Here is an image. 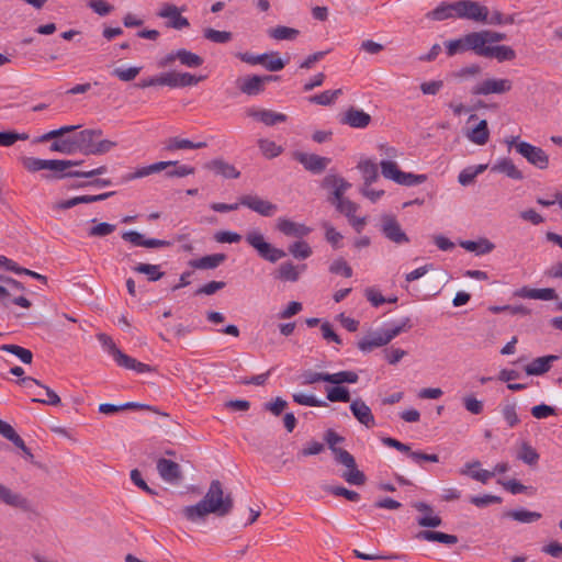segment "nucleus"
I'll list each match as a JSON object with an SVG mask.
<instances>
[{
    "label": "nucleus",
    "instance_id": "8fccbe9b",
    "mask_svg": "<svg viewBox=\"0 0 562 562\" xmlns=\"http://www.w3.org/2000/svg\"><path fill=\"white\" fill-rule=\"evenodd\" d=\"M176 56L181 65L189 68H198L204 63L201 56L184 48L176 50Z\"/></svg>",
    "mask_w": 562,
    "mask_h": 562
},
{
    "label": "nucleus",
    "instance_id": "393cba45",
    "mask_svg": "<svg viewBox=\"0 0 562 562\" xmlns=\"http://www.w3.org/2000/svg\"><path fill=\"white\" fill-rule=\"evenodd\" d=\"M350 411L357 420L366 427L371 428L375 425L371 408L361 398L351 402Z\"/></svg>",
    "mask_w": 562,
    "mask_h": 562
},
{
    "label": "nucleus",
    "instance_id": "a211bd4d",
    "mask_svg": "<svg viewBox=\"0 0 562 562\" xmlns=\"http://www.w3.org/2000/svg\"><path fill=\"white\" fill-rule=\"evenodd\" d=\"M277 77L272 75L268 76H248L244 79L238 80L239 90L247 95H257L265 90V83L276 80Z\"/></svg>",
    "mask_w": 562,
    "mask_h": 562
},
{
    "label": "nucleus",
    "instance_id": "a18cd8bd",
    "mask_svg": "<svg viewBox=\"0 0 562 562\" xmlns=\"http://www.w3.org/2000/svg\"><path fill=\"white\" fill-rule=\"evenodd\" d=\"M382 443L384 446L395 448L401 453L408 454V457H437L434 453H425L423 451H412L409 446H407L394 438H391V437L382 438Z\"/></svg>",
    "mask_w": 562,
    "mask_h": 562
},
{
    "label": "nucleus",
    "instance_id": "3c124183",
    "mask_svg": "<svg viewBox=\"0 0 562 562\" xmlns=\"http://www.w3.org/2000/svg\"><path fill=\"white\" fill-rule=\"evenodd\" d=\"M133 270L137 273L146 274L147 280L150 282L158 281L165 274V272L161 271L160 265L138 263L133 268Z\"/></svg>",
    "mask_w": 562,
    "mask_h": 562
},
{
    "label": "nucleus",
    "instance_id": "f704fd0d",
    "mask_svg": "<svg viewBox=\"0 0 562 562\" xmlns=\"http://www.w3.org/2000/svg\"><path fill=\"white\" fill-rule=\"evenodd\" d=\"M306 269V265L295 266L292 262H283L279 266L277 278L282 281L296 282L301 272Z\"/></svg>",
    "mask_w": 562,
    "mask_h": 562
},
{
    "label": "nucleus",
    "instance_id": "2eb2a0df",
    "mask_svg": "<svg viewBox=\"0 0 562 562\" xmlns=\"http://www.w3.org/2000/svg\"><path fill=\"white\" fill-rule=\"evenodd\" d=\"M293 158L315 175L323 172L331 161L330 158L302 151H295Z\"/></svg>",
    "mask_w": 562,
    "mask_h": 562
},
{
    "label": "nucleus",
    "instance_id": "ea45409f",
    "mask_svg": "<svg viewBox=\"0 0 562 562\" xmlns=\"http://www.w3.org/2000/svg\"><path fill=\"white\" fill-rule=\"evenodd\" d=\"M467 137L470 142L475 145L483 146L490 139V130L486 120L480 121V123L467 133Z\"/></svg>",
    "mask_w": 562,
    "mask_h": 562
},
{
    "label": "nucleus",
    "instance_id": "c9c22d12",
    "mask_svg": "<svg viewBox=\"0 0 562 562\" xmlns=\"http://www.w3.org/2000/svg\"><path fill=\"white\" fill-rule=\"evenodd\" d=\"M493 172H499L506 175L508 178L514 180H521L524 178L522 172L515 166L512 159L502 158L496 161L491 168Z\"/></svg>",
    "mask_w": 562,
    "mask_h": 562
},
{
    "label": "nucleus",
    "instance_id": "412c9836",
    "mask_svg": "<svg viewBox=\"0 0 562 562\" xmlns=\"http://www.w3.org/2000/svg\"><path fill=\"white\" fill-rule=\"evenodd\" d=\"M0 501L11 507L19 508L23 512L31 510V503L27 498L19 493L13 492L9 487L0 483Z\"/></svg>",
    "mask_w": 562,
    "mask_h": 562
},
{
    "label": "nucleus",
    "instance_id": "f8f14e48",
    "mask_svg": "<svg viewBox=\"0 0 562 562\" xmlns=\"http://www.w3.org/2000/svg\"><path fill=\"white\" fill-rule=\"evenodd\" d=\"M508 470L507 463H498L494 470L481 469L479 461L467 463L461 470L462 475H468L471 479L481 483H487L496 473H505Z\"/></svg>",
    "mask_w": 562,
    "mask_h": 562
},
{
    "label": "nucleus",
    "instance_id": "5701e85b",
    "mask_svg": "<svg viewBox=\"0 0 562 562\" xmlns=\"http://www.w3.org/2000/svg\"><path fill=\"white\" fill-rule=\"evenodd\" d=\"M157 470L166 482L177 484L182 479L179 464L171 459H159Z\"/></svg>",
    "mask_w": 562,
    "mask_h": 562
},
{
    "label": "nucleus",
    "instance_id": "c85d7f7f",
    "mask_svg": "<svg viewBox=\"0 0 562 562\" xmlns=\"http://www.w3.org/2000/svg\"><path fill=\"white\" fill-rule=\"evenodd\" d=\"M426 18L431 21H445L451 18H458L457 1L441 2L434 10L426 13Z\"/></svg>",
    "mask_w": 562,
    "mask_h": 562
},
{
    "label": "nucleus",
    "instance_id": "4c0bfd02",
    "mask_svg": "<svg viewBox=\"0 0 562 562\" xmlns=\"http://www.w3.org/2000/svg\"><path fill=\"white\" fill-rule=\"evenodd\" d=\"M207 144L205 142L193 143L186 138H180L178 136L169 137L165 142V149L168 151H176L181 149H201L205 148Z\"/></svg>",
    "mask_w": 562,
    "mask_h": 562
},
{
    "label": "nucleus",
    "instance_id": "9d476101",
    "mask_svg": "<svg viewBox=\"0 0 562 562\" xmlns=\"http://www.w3.org/2000/svg\"><path fill=\"white\" fill-rule=\"evenodd\" d=\"M516 150L536 168L544 170L549 167V155L541 147H537L527 142H520L516 144Z\"/></svg>",
    "mask_w": 562,
    "mask_h": 562
},
{
    "label": "nucleus",
    "instance_id": "774afa93",
    "mask_svg": "<svg viewBox=\"0 0 562 562\" xmlns=\"http://www.w3.org/2000/svg\"><path fill=\"white\" fill-rule=\"evenodd\" d=\"M115 228L116 226L114 224L102 222L92 226L89 229L88 235L90 237H105L112 234L115 231Z\"/></svg>",
    "mask_w": 562,
    "mask_h": 562
},
{
    "label": "nucleus",
    "instance_id": "4d7b16f0",
    "mask_svg": "<svg viewBox=\"0 0 562 562\" xmlns=\"http://www.w3.org/2000/svg\"><path fill=\"white\" fill-rule=\"evenodd\" d=\"M342 94L341 89L336 90H325L319 94H315L308 98L311 103L319 104V105H330L336 99Z\"/></svg>",
    "mask_w": 562,
    "mask_h": 562
},
{
    "label": "nucleus",
    "instance_id": "6e6552de",
    "mask_svg": "<svg viewBox=\"0 0 562 562\" xmlns=\"http://www.w3.org/2000/svg\"><path fill=\"white\" fill-rule=\"evenodd\" d=\"M241 61L249 65H262L269 71L282 70L285 63L280 58L278 52L252 55L250 53H238L236 55Z\"/></svg>",
    "mask_w": 562,
    "mask_h": 562
},
{
    "label": "nucleus",
    "instance_id": "2f4dec72",
    "mask_svg": "<svg viewBox=\"0 0 562 562\" xmlns=\"http://www.w3.org/2000/svg\"><path fill=\"white\" fill-rule=\"evenodd\" d=\"M0 435L12 442L16 448L21 449L26 457H33L30 449L25 446L24 440L19 436L15 429L2 419H0Z\"/></svg>",
    "mask_w": 562,
    "mask_h": 562
},
{
    "label": "nucleus",
    "instance_id": "13d9d810",
    "mask_svg": "<svg viewBox=\"0 0 562 562\" xmlns=\"http://www.w3.org/2000/svg\"><path fill=\"white\" fill-rule=\"evenodd\" d=\"M258 147L262 155L268 158H274L282 154L283 149L281 146L277 145L276 142L270 140L268 138H261L258 140Z\"/></svg>",
    "mask_w": 562,
    "mask_h": 562
},
{
    "label": "nucleus",
    "instance_id": "0e129e2a",
    "mask_svg": "<svg viewBox=\"0 0 562 562\" xmlns=\"http://www.w3.org/2000/svg\"><path fill=\"white\" fill-rule=\"evenodd\" d=\"M502 415L509 427H515L520 422L516 412V403H505L502 406Z\"/></svg>",
    "mask_w": 562,
    "mask_h": 562
},
{
    "label": "nucleus",
    "instance_id": "338daca9",
    "mask_svg": "<svg viewBox=\"0 0 562 562\" xmlns=\"http://www.w3.org/2000/svg\"><path fill=\"white\" fill-rule=\"evenodd\" d=\"M329 271L334 274H341L345 278L352 277V269L342 258L334 260L329 266Z\"/></svg>",
    "mask_w": 562,
    "mask_h": 562
},
{
    "label": "nucleus",
    "instance_id": "473e14b6",
    "mask_svg": "<svg viewBox=\"0 0 562 562\" xmlns=\"http://www.w3.org/2000/svg\"><path fill=\"white\" fill-rule=\"evenodd\" d=\"M465 41L469 50H472L477 56L485 57V52L490 45L486 43L484 30L465 34Z\"/></svg>",
    "mask_w": 562,
    "mask_h": 562
},
{
    "label": "nucleus",
    "instance_id": "49530a36",
    "mask_svg": "<svg viewBox=\"0 0 562 562\" xmlns=\"http://www.w3.org/2000/svg\"><path fill=\"white\" fill-rule=\"evenodd\" d=\"M97 338L100 341L103 349L110 356H112L113 360L117 364L121 361V359L124 357L125 353L116 347L115 342L109 335L101 333V334L97 335Z\"/></svg>",
    "mask_w": 562,
    "mask_h": 562
},
{
    "label": "nucleus",
    "instance_id": "37998d69",
    "mask_svg": "<svg viewBox=\"0 0 562 562\" xmlns=\"http://www.w3.org/2000/svg\"><path fill=\"white\" fill-rule=\"evenodd\" d=\"M267 34L276 41H293L300 34V31L293 27L278 25L268 29Z\"/></svg>",
    "mask_w": 562,
    "mask_h": 562
},
{
    "label": "nucleus",
    "instance_id": "6e6d98bb",
    "mask_svg": "<svg viewBox=\"0 0 562 562\" xmlns=\"http://www.w3.org/2000/svg\"><path fill=\"white\" fill-rule=\"evenodd\" d=\"M326 398L329 402H342L348 403L350 402V392L347 387L342 385H334L326 387Z\"/></svg>",
    "mask_w": 562,
    "mask_h": 562
},
{
    "label": "nucleus",
    "instance_id": "a19ab883",
    "mask_svg": "<svg viewBox=\"0 0 562 562\" xmlns=\"http://www.w3.org/2000/svg\"><path fill=\"white\" fill-rule=\"evenodd\" d=\"M416 537L420 540L436 541L445 544H456L458 542L457 536L441 531L423 530L419 531Z\"/></svg>",
    "mask_w": 562,
    "mask_h": 562
},
{
    "label": "nucleus",
    "instance_id": "423d86ee",
    "mask_svg": "<svg viewBox=\"0 0 562 562\" xmlns=\"http://www.w3.org/2000/svg\"><path fill=\"white\" fill-rule=\"evenodd\" d=\"M382 176L390 179L397 184L413 187L422 184L427 180L426 175H415L412 172L402 171L396 162L392 160H382L380 162Z\"/></svg>",
    "mask_w": 562,
    "mask_h": 562
},
{
    "label": "nucleus",
    "instance_id": "58836bf2",
    "mask_svg": "<svg viewBox=\"0 0 562 562\" xmlns=\"http://www.w3.org/2000/svg\"><path fill=\"white\" fill-rule=\"evenodd\" d=\"M225 260L226 256L224 254H213L203 256L199 259H193L189 262V265L194 269L207 270L217 268Z\"/></svg>",
    "mask_w": 562,
    "mask_h": 562
},
{
    "label": "nucleus",
    "instance_id": "ddd939ff",
    "mask_svg": "<svg viewBox=\"0 0 562 562\" xmlns=\"http://www.w3.org/2000/svg\"><path fill=\"white\" fill-rule=\"evenodd\" d=\"M381 232L394 244L401 245L409 243L408 236L402 229L401 224L394 215L385 214L381 217Z\"/></svg>",
    "mask_w": 562,
    "mask_h": 562
},
{
    "label": "nucleus",
    "instance_id": "680f3d73",
    "mask_svg": "<svg viewBox=\"0 0 562 562\" xmlns=\"http://www.w3.org/2000/svg\"><path fill=\"white\" fill-rule=\"evenodd\" d=\"M289 252L296 259H306L312 255V248L305 240H299L290 245Z\"/></svg>",
    "mask_w": 562,
    "mask_h": 562
},
{
    "label": "nucleus",
    "instance_id": "dca6fc26",
    "mask_svg": "<svg viewBox=\"0 0 562 562\" xmlns=\"http://www.w3.org/2000/svg\"><path fill=\"white\" fill-rule=\"evenodd\" d=\"M240 204L267 217L274 215L278 211V206L276 204L254 194H246L240 196Z\"/></svg>",
    "mask_w": 562,
    "mask_h": 562
},
{
    "label": "nucleus",
    "instance_id": "052dcab7",
    "mask_svg": "<svg viewBox=\"0 0 562 562\" xmlns=\"http://www.w3.org/2000/svg\"><path fill=\"white\" fill-rule=\"evenodd\" d=\"M301 384L312 385L318 382L328 383V372H316L313 370H305L300 375Z\"/></svg>",
    "mask_w": 562,
    "mask_h": 562
},
{
    "label": "nucleus",
    "instance_id": "1a4fd4ad",
    "mask_svg": "<svg viewBox=\"0 0 562 562\" xmlns=\"http://www.w3.org/2000/svg\"><path fill=\"white\" fill-rule=\"evenodd\" d=\"M336 473L350 485L361 486L367 482L366 474L358 469L356 459H335Z\"/></svg>",
    "mask_w": 562,
    "mask_h": 562
},
{
    "label": "nucleus",
    "instance_id": "de8ad7c7",
    "mask_svg": "<svg viewBox=\"0 0 562 562\" xmlns=\"http://www.w3.org/2000/svg\"><path fill=\"white\" fill-rule=\"evenodd\" d=\"M505 516L521 524H531L538 521L542 517L540 513L530 512L525 508L509 510L505 514Z\"/></svg>",
    "mask_w": 562,
    "mask_h": 562
},
{
    "label": "nucleus",
    "instance_id": "7c9ffc66",
    "mask_svg": "<svg viewBox=\"0 0 562 562\" xmlns=\"http://www.w3.org/2000/svg\"><path fill=\"white\" fill-rule=\"evenodd\" d=\"M558 359L559 357L555 355L536 358L525 367V371L528 375L544 374L551 369V364Z\"/></svg>",
    "mask_w": 562,
    "mask_h": 562
},
{
    "label": "nucleus",
    "instance_id": "9b49d317",
    "mask_svg": "<svg viewBox=\"0 0 562 562\" xmlns=\"http://www.w3.org/2000/svg\"><path fill=\"white\" fill-rule=\"evenodd\" d=\"M458 18L472 20L474 22H487L488 8L473 0L457 1Z\"/></svg>",
    "mask_w": 562,
    "mask_h": 562
},
{
    "label": "nucleus",
    "instance_id": "a878e982",
    "mask_svg": "<svg viewBox=\"0 0 562 562\" xmlns=\"http://www.w3.org/2000/svg\"><path fill=\"white\" fill-rule=\"evenodd\" d=\"M19 384L21 385H25V386H30L29 384L30 383H33L42 389L45 390V394H46V397L43 398V397H34L32 398L33 402L35 403H41V404H45V405H52V406H57L60 404V397L57 395V393H55L50 387L44 385L41 383V381L32 378V376H26V378H23L21 380L18 381Z\"/></svg>",
    "mask_w": 562,
    "mask_h": 562
},
{
    "label": "nucleus",
    "instance_id": "09e8293b",
    "mask_svg": "<svg viewBox=\"0 0 562 562\" xmlns=\"http://www.w3.org/2000/svg\"><path fill=\"white\" fill-rule=\"evenodd\" d=\"M119 367H122V368H125L127 370H133L137 373H150L153 371H155V369L147 364V363H143L138 360H136L135 358H132L130 356H127L126 353L124 355V357L121 359V361L117 363Z\"/></svg>",
    "mask_w": 562,
    "mask_h": 562
},
{
    "label": "nucleus",
    "instance_id": "79ce46f5",
    "mask_svg": "<svg viewBox=\"0 0 562 562\" xmlns=\"http://www.w3.org/2000/svg\"><path fill=\"white\" fill-rule=\"evenodd\" d=\"M486 58H496L498 61H509L516 58V52L507 45L491 46L485 52Z\"/></svg>",
    "mask_w": 562,
    "mask_h": 562
},
{
    "label": "nucleus",
    "instance_id": "72a5a7b5",
    "mask_svg": "<svg viewBox=\"0 0 562 562\" xmlns=\"http://www.w3.org/2000/svg\"><path fill=\"white\" fill-rule=\"evenodd\" d=\"M206 167L213 170L216 175H220L226 179H237L240 172L235 168L234 165L226 162L223 159H213Z\"/></svg>",
    "mask_w": 562,
    "mask_h": 562
},
{
    "label": "nucleus",
    "instance_id": "69168bd1",
    "mask_svg": "<svg viewBox=\"0 0 562 562\" xmlns=\"http://www.w3.org/2000/svg\"><path fill=\"white\" fill-rule=\"evenodd\" d=\"M22 166L30 172H37L41 170H46V159L35 158V157H22L21 159Z\"/></svg>",
    "mask_w": 562,
    "mask_h": 562
},
{
    "label": "nucleus",
    "instance_id": "603ef678",
    "mask_svg": "<svg viewBox=\"0 0 562 562\" xmlns=\"http://www.w3.org/2000/svg\"><path fill=\"white\" fill-rule=\"evenodd\" d=\"M358 168L362 173V178L367 187L376 181L379 173L378 166L375 162H373L372 160H363L359 162Z\"/></svg>",
    "mask_w": 562,
    "mask_h": 562
},
{
    "label": "nucleus",
    "instance_id": "f257e3e1",
    "mask_svg": "<svg viewBox=\"0 0 562 562\" xmlns=\"http://www.w3.org/2000/svg\"><path fill=\"white\" fill-rule=\"evenodd\" d=\"M233 507L232 493H224L223 484L218 480H213L203 498L195 505L184 507L183 514L188 520L196 521L204 519L209 514L227 516Z\"/></svg>",
    "mask_w": 562,
    "mask_h": 562
},
{
    "label": "nucleus",
    "instance_id": "bf43d9fd",
    "mask_svg": "<svg viewBox=\"0 0 562 562\" xmlns=\"http://www.w3.org/2000/svg\"><path fill=\"white\" fill-rule=\"evenodd\" d=\"M446 53L449 57L468 52L465 35L456 40L445 42Z\"/></svg>",
    "mask_w": 562,
    "mask_h": 562
},
{
    "label": "nucleus",
    "instance_id": "c756f323",
    "mask_svg": "<svg viewBox=\"0 0 562 562\" xmlns=\"http://www.w3.org/2000/svg\"><path fill=\"white\" fill-rule=\"evenodd\" d=\"M342 123L348 124L349 126L353 128H364L367 127L371 122L370 114L366 113L363 110H359L356 108H349L344 119L341 120Z\"/></svg>",
    "mask_w": 562,
    "mask_h": 562
},
{
    "label": "nucleus",
    "instance_id": "39448f33",
    "mask_svg": "<svg viewBox=\"0 0 562 562\" xmlns=\"http://www.w3.org/2000/svg\"><path fill=\"white\" fill-rule=\"evenodd\" d=\"M169 167H173V169L166 172V176L170 178L187 177L193 175L195 171L194 167L189 165H179L178 161H158L153 165L138 168L133 175L128 177V179L144 178L149 175L160 172Z\"/></svg>",
    "mask_w": 562,
    "mask_h": 562
},
{
    "label": "nucleus",
    "instance_id": "4468645a",
    "mask_svg": "<svg viewBox=\"0 0 562 562\" xmlns=\"http://www.w3.org/2000/svg\"><path fill=\"white\" fill-rule=\"evenodd\" d=\"M512 81L509 79H496L491 78L481 81L480 83L475 85L471 92L474 95H488L492 93H506L512 90Z\"/></svg>",
    "mask_w": 562,
    "mask_h": 562
},
{
    "label": "nucleus",
    "instance_id": "c03bdc74",
    "mask_svg": "<svg viewBox=\"0 0 562 562\" xmlns=\"http://www.w3.org/2000/svg\"><path fill=\"white\" fill-rule=\"evenodd\" d=\"M462 248L468 251L475 252L476 255L490 254L494 249V244L486 238H482L479 241L465 240L460 244Z\"/></svg>",
    "mask_w": 562,
    "mask_h": 562
},
{
    "label": "nucleus",
    "instance_id": "4be33fe9",
    "mask_svg": "<svg viewBox=\"0 0 562 562\" xmlns=\"http://www.w3.org/2000/svg\"><path fill=\"white\" fill-rule=\"evenodd\" d=\"M247 115L263 123L267 126H273L279 123H284L288 120V116L285 114L266 109H249L247 111Z\"/></svg>",
    "mask_w": 562,
    "mask_h": 562
},
{
    "label": "nucleus",
    "instance_id": "7ed1b4c3",
    "mask_svg": "<svg viewBox=\"0 0 562 562\" xmlns=\"http://www.w3.org/2000/svg\"><path fill=\"white\" fill-rule=\"evenodd\" d=\"M101 128H86L79 132L80 153L85 155H104L117 146V143L110 139H102Z\"/></svg>",
    "mask_w": 562,
    "mask_h": 562
},
{
    "label": "nucleus",
    "instance_id": "f03ea898",
    "mask_svg": "<svg viewBox=\"0 0 562 562\" xmlns=\"http://www.w3.org/2000/svg\"><path fill=\"white\" fill-rule=\"evenodd\" d=\"M412 327L411 318L405 317L397 325L367 335L359 340L358 348L363 352H370L375 348L386 346L395 337L408 331Z\"/></svg>",
    "mask_w": 562,
    "mask_h": 562
},
{
    "label": "nucleus",
    "instance_id": "f3484780",
    "mask_svg": "<svg viewBox=\"0 0 562 562\" xmlns=\"http://www.w3.org/2000/svg\"><path fill=\"white\" fill-rule=\"evenodd\" d=\"M157 15L168 19L167 26L175 30H182L190 25L189 20L181 15V10L172 3H164Z\"/></svg>",
    "mask_w": 562,
    "mask_h": 562
},
{
    "label": "nucleus",
    "instance_id": "aec40b11",
    "mask_svg": "<svg viewBox=\"0 0 562 562\" xmlns=\"http://www.w3.org/2000/svg\"><path fill=\"white\" fill-rule=\"evenodd\" d=\"M277 229L285 236L297 238L307 236L312 232V229L308 226L293 222L285 217L278 218Z\"/></svg>",
    "mask_w": 562,
    "mask_h": 562
},
{
    "label": "nucleus",
    "instance_id": "0eeeda50",
    "mask_svg": "<svg viewBox=\"0 0 562 562\" xmlns=\"http://www.w3.org/2000/svg\"><path fill=\"white\" fill-rule=\"evenodd\" d=\"M246 243L257 250L258 255L270 262H277L285 257V251L272 246L266 241L265 236L259 231H250L245 236Z\"/></svg>",
    "mask_w": 562,
    "mask_h": 562
},
{
    "label": "nucleus",
    "instance_id": "b1692460",
    "mask_svg": "<svg viewBox=\"0 0 562 562\" xmlns=\"http://www.w3.org/2000/svg\"><path fill=\"white\" fill-rule=\"evenodd\" d=\"M413 507L425 515L417 518V524L420 527L427 528H436L442 524V519L438 515H434L432 507L424 502H416L413 504Z\"/></svg>",
    "mask_w": 562,
    "mask_h": 562
},
{
    "label": "nucleus",
    "instance_id": "e433bc0d",
    "mask_svg": "<svg viewBox=\"0 0 562 562\" xmlns=\"http://www.w3.org/2000/svg\"><path fill=\"white\" fill-rule=\"evenodd\" d=\"M324 440L335 457H352L347 450L342 448L345 438L338 435L335 430L328 429L324 435Z\"/></svg>",
    "mask_w": 562,
    "mask_h": 562
},
{
    "label": "nucleus",
    "instance_id": "864d4df0",
    "mask_svg": "<svg viewBox=\"0 0 562 562\" xmlns=\"http://www.w3.org/2000/svg\"><path fill=\"white\" fill-rule=\"evenodd\" d=\"M0 350L14 355L25 364H30L33 361L32 351L24 347H21L18 345H12V344H4V345L0 346Z\"/></svg>",
    "mask_w": 562,
    "mask_h": 562
},
{
    "label": "nucleus",
    "instance_id": "5fc2aeb1",
    "mask_svg": "<svg viewBox=\"0 0 562 562\" xmlns=\"http://www.w3.org/2000/svg\"><path fill=\"white\" fill-rule=\"evenodd\" d=\"M359 380V375L355 371H339L328 373V383L333 385H341L344 383L355 384Z\"/></svg>",
    "mask_w": 562,
    "mask_h": 562
},
{
    "label": "nucleus",
    "instance_id": "6ab92c4d",
    "mask_svg": "<svg viewBox=\"0 0 562 562\" xmlns=\"http://www.w3.org/2000/svg\"><path fill=\"white\" fill-rule=\"evenodd\" d=\"M79 126L78 125H65L57 130L49 131L40 137V142H48L50 139H55L50 145L52 151H58L65 155H68L66 146L63 140V136L69 133L75 132Z\"/></svg>",
    "mask_w": 562,
    "mask_h": 562
},
{
    "label": "nucleus",
    "instance_id": "e2e57ef3",
    "mask_svg": "<svg viewBox=\"0 0 562 562\" xmlns=\"http://www.w3.org/2000/svg\"><path fill=\"white\" fill-rule=\"evenodd\" d=\"M203 35L206 40L213 43H227L232 40V33L227 31H217L211 27H207L203 31Z\"/></svg>",
    "mask_w": 562,
    "mask_h": 562
},
{
    "label": "nucleus",
    "instance_id": "20e7f679",
    "mask_svg": "<svg viewBox=\"0 0 562 562\" xmlns=\"http://www.w3.org/2000/svg\"><path fill=\"white\" fill-rule=\"evenodd\" d=\"M80 160H59L50 159L47 160L46 170L54 171L50 178L63 179V178H92L101 176L108 171L106 166H100L89 171L71 170L72 167L79 166Z\"/></svg>",
    "mask_w": 562,
    "mask_h": 562
},
{
    "label": "nucleus",
    "instance_id": "cd10ccee",
    "mask_svg": "<svg viewBox=\"0 0 562 562\" xmlns=\"http://www.w3.org/2000/svg\"><path fill=\"white\" fill-rule=\"evenodd\" d=\"M515 295L522 299H532V300H542V301H551L558 297V294L552 288L544 289H531L528 286H522L515 292Z\"/></svg>",
    "mask_w": 562,
    "mask_h": 562
},
{
    "label": "nucleus",
    "instance_id": "bb28decb",
    "mask_svg": "<svg viewBox=\"0 0 562 562\" xmlns=\"http://www.w3.org/2000/svg\"><path fill=\"white\" fill-rule=\"evenodd\" d=\"M350 183L336 175H327L322 182L324 189L333 190L335 203L342 200V195L350 188Z\"/></svg>",
    "mask_w": 562,
    "mask_h": 562
}]
</instances>
